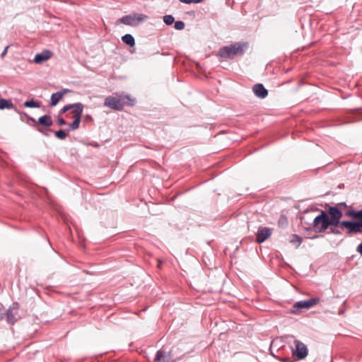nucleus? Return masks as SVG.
<instances>
[{
  "label": "nucleus",
  "instance_id": "obj_11",
  "mask_svg": "<svg viewBox=\"0 0 362 362\" xmlns=\"http://www.w3.org/2000/svg\"><path fill=\"white\" fill-rule=\"evenodd\" d=\"M272 235V230L267 227H259L257 232V242L262 243Z\"/></svg>",
  "mask_w": 362,
  "mask_h": 362
},
{
  "label": "nucleus",
  "instance_id": "obj_32",
  "mask_svg": "<svg viewBox=\"0 0 362 362\" xmlns=\"http://www.w3.org/2000/svg\"><path fill=\"white\" fill-rule=\"evenodd\" d=\"M288 361H289L288 358H287V359L283 358L282 359V361H284V362H288Z\"/></svg>",
  "mask_w": 362,
  "mask_h": 362
},
{
  "label": "nucleus",
  "instance_id": "obj_17",
  "mask_svg": "<svg viewBox=\"0 0 362 362\" xmlns=\"http://www.w3.org/2000/svg\"><path fill=\"white\" fill-rule=\"evenodd\" d=\"M13 108H14V105L11 101L4 98L0 99V110Z\"/></svg>",
  "mask_w": 362,
  "mask_h": 362
},
{
  "label": "nucleus",
  "instance_id": "obj_20",
  "mask_svg": "<svg viewBox=\"0 0 362 362\" xmlns=\"http://www.w3.org/2000/svg\"><path fill=\"white\" fill-rule=\"evenodd\" d=\"M74 117V122L69 124V128L71 130H76L78 129L80 122H81V117H78V115H77V117Z\"/></svg>",
  "mask_w": 362,
  "mask_h": 362
},
{
  "label": "nucleus",
  "instance_id": "obj_18",
  "mask_svg": "<svg viewBox=\"0 0 362 362\" xmlns=\"http://www.w3.org/2000/svg\"><path fill=\"white\" fill-rule=\"evenodd\" d=\"M122 40L124 43L130 47H133L135 45V40L134 37L130 34H126L122 37Z\"/></svg>",
  "mask_w": 362,
  "mask_h": 362
},
{
  "label": "nucleus",
  "instance_id": "obj_12",
  "mask_svg": "<svg viewBox=\"0 0 362 362\" xmlns=\"http://www.w3.org/2000/svg\"><path fill=\"white\" fill-rule=\"evenodd\" d=\"M52 57V52L49 50H44L40 53L37 54L35 56L34 62L36 64H42L49 59H50Z\"/></svg>",
  "mask_w": 362,
  "mask_h": 362
},
{
  "label": "nucleus",
  "instance_id": "obj_10",
  "mask_svg": "<svg viewBox=\"0 0 362 362\" xmlns=\"http://www.w3.org/2000/svg\"><path fill=\"white\" fill-rule=\"evenodd\" d=\"M69 110H71V112L74 114V117H77L78 115V117H81L83 105L81 103L66 105L61 110V112L64 113Z\"/></svg>",
  "mask_w": 362,
  "mask_h": 362
},
{
  "label": "nucleus",
  "instance_id": "obj_6",
  "mask_svg": "<svg viewBox=\"0 0 362 362\" xmlns=\"http://www.w3.org/2000/svg\"><path fill=\"white\" fill-rule=\"evenodd\" d=\"M340 228H346L349 234L358 233L361 232L362 221L354 222L349 221H342L341 222Z\"/></svg>",
  "mask_w": 362,
  "mask_h": 362
},
{
  "label": "nucleus",
  "instance_id": "obj_13",
  "mask_svg": "<svg viewBox=\"0 0 362 362\" xmlns=\"http://www.w3.org/2000/svg\"><path fill=\"white\" fill-rule=\"evenodd\" d=\"M252 90L255 95L259 98H265L268 95L267 90L261 83L255 84Z\"/></svg>",
  "mask_w": 362,
  "mask_h": 362
},
{
  "label": "nucleus",
  "instance_id": "obj_4",
  "mask_svg": "<svg viewBox=\"0 0 362 362\" xmlns=\"http://www.w3.org/2000/svg\"><path fill=\"white\" fill-rule=\"evenodd\" d=\"M243 52V48L239 44L226 46L219 49L218 55L223 59H231L239 53Z\"/></svg>",
  "mask_w": 362,
  "mask_h": 362
},
{
  "label": "nucleus",
  "instance_id": "obj_22",
  "mask_svg": "<svg viewBox=\"0 0 362 362\" xmlns=\"http://www.w3.org/2000/svg\"><path fill=\"white\" fill-rule=\"evenodd\" d=\"M303 241V239L299 235L294 234L292 235L291 242L293 244H296L297 246H299Z\"/></svg>",
  "mask_w": 362,
  "mask_h": 362
},
{
  "label": "nucleus",
  "instance_id": "obj_1",
  "mask_svg": "<svg viewBox=\"0 0 362 362\" xmlns=\"http://www.w3.org/2000/svg\"><path fill=\"white\" fill-rule=\"evenodd\" d=\"M135 99L124 93H114L105 98L104 105L115 110H122L124 105L133 106Z\"/></svg>",
  "mask_w": 362,
  "mask_h": 362
},
{
  "label": "nucleus",
  "instance_id": "obj_9",
  "mask_svg": "<svg viewBox=\"0 0 362 362\" xmlns=\"http://www.w3.org/2000/svg\"><path fill=\"white\" fill-rule=\"evenodd\" d=\"M18 309L19 304L18 303H14L7 310L6 320L9 324L13 325L20 318Z\"/></svg>",
  "mask_w": 362,
  "mask_h": 362
},
{
  "label": "nucleus",
  "instance_id": "obj_30",
  "mask_svg": "<svg viewBox=\"0 0 362 362\" xmlns=\"http://www.w3.org/2000/svg\"><path fill=\"white\" fill-rule=\"evenodd\" d=\"M330 232L334 234H341V232L337 229L331 228Z\"/></svg>",
  "mask_w": 362,
  "mask_h": 362
},
{
  "label": "nucleus",
  "instance_id": "obj_7",
  "mask_svg": "<svg viewBox=\"0 0 362 362\" xmlns=\"http://www.w3.org/2000/svg\"><path fill=\"white\" fill-rule=\"evenodd\" d=\"M328 214L330 216L329 222L331 226H340V219L342 217V212L337 206H330L328 209Z\"/></svg>",
  "mask_w": 362,
  "mask_h": 362
},
{
  "label": "nucleus",
  "instance_id": "obj_31",
  "mask_svg": "<svg viewBox=\"0 0 362 362\" xmlns=\"http://www.w3.org/2000/svg\"><path fill=\"white\" fill-rule=\"evenodd\" d=\"M8 47H9V46H7L4 49V50L2 52L1 54L2 57H4L6 54Z\"/></svg>",
  "mask_w": 362,
  "mask_h": 362
},
{
  "label": "nucleus",
  "instance_id": "obj_19",
  "mask_svg": "<svg viewBox=\"0 0 362 362\" xmlns=\"http://www.w3.org/2000/svg\"><path fill=\"white\" fill-rule=\"evenodd\" d=\"M346 216L353 217L354 218H358L362 221V209L358 211H348L346 212Z\"/></svg>",
  "mask_w": 362,
  "mask_h": 362
},
{
  "label": "nucleus",
  "instance_id": "obj_21",
  "mask_svg": "<svg viewBox=\"0 0 362 362\" xmlns=\"http://www.w3.org/2000/svg\"><path fill=\"white\" fill-rule=\"evenodd\" d=\"M23 105L26 107H40V103L38 101H35L33 99L25 102Z\"/></svg>",
  "mask_w": 362,
  "mask_h": 362
},
{
  "label": "nucleus",
  "instance_id": "obj_3",
  "mask_svg": "<svg viewBox=\"0 0 362 362\" xmlns=\"http://www.w3.org/2000/svg\"><path fill=\"white\" fill-rule=\"evenodd\" d=\"M329 226H331L329 215L324 211H322L320 214L314 218V230L317 233H322L327 230Z\"/></svg>",
  "mask_w": 362,
  "mask_h": 362
},
{
  "label": "nucleus",
  "instance_id": "obj_2",
  "mask_svg": "<svg viewBox=\"0 0 362 362\" xmlns=\"http://www.w3.org/2000/svg\"><path fill=\"white\" fill-rule=\"evenodd\" d=\"M148 19V16L143 13H132L124 16L117 21V24L122 23L130 26H136L141 22Z\"/></svg>",
  "mask_w": 362,
  "mask_h": 362
},
{
  "label": "nucleus",
  "instance_id": "obj_26",
  "mask_svg": "<svg viewBox=\"0 0 362 362\" xmlns=\"http://www.w3.org/2000/svg\"><path fill=\"white\" fill-rule=\"evenodd\" d=\"M179 1L182 3L189 4H192V3L198 4V3L202 2L203 0H179Z\"/></svg>",
  "mask_w": 362,
  "mask_h": 362
},
{
  "label": "nucleus",
  "instance_id": "obj_14",
  "mask_svg": "<svg viewBox=\"0 0 362 362\" xmlns=\"http://www.w3.org/2000/svg\"><path fill=\"white\" fill-rule=\"evenodd\" d=\"M69 92H70V90L64 89L62 90L53 93L51 95L50 105L55 106L59 103V101L63 98L64 94Z\"/></svg>",
  "mask_w": 362,
  "mask_h": 362
},
{
  "label": "nucleus",
  "instance_id": "obj_25",
  "mask_svg": "<svg viewBox=\"0 0 362 362\" xmlns=\"http://www.w3.org/2000/svg\"><path fill=\"white\" fill-rule=\"evenodd\" d=\"M174 27L176 30H181L184 29L185 23L181 21H178L175 23Z\"/></svg>",
  "mask_w": 362,
  "mask_h": 362
},
{
  "label": "nucleus",
  "instance_id": "obj_23",
  "mask_svg": "<svg viewBox=\"0 0 362 362\" xmlns=\"http://www.w3.org/2000/svg\"><path fill=\"white\" fill-rule=\"evenodd\" d=\"M175 19L171 15H166L163 17V21L166 25H171L173 23Z\"/></svg>",
  "mask_w": 362,
  "mask_h": 362
},
{
  "label": "nucleus",
  "instance_id": "obj_28",
  "mask_svg": "<svg viewBox=\"0 0 362 362\" xmlns=\"http://www.w3.org/2000/svg\"><path fill=\"white\" fill-rule=\"evenodd\" d=\"M336 206H337L341 210L342 208L346 207V204L345 202H341L337 204Z\"/></svg>",
  "mask_w": 362,
  "mask_h": 362
},
{
  "label": "nucleus",
  "instance_id": "obj_8",
  "mask_svg": "<svg viewBox=\"0 0 362 362\" xmlns=\"http://www.w3.org/2000/svg\"><path fill=\"white\" fill-rule=\"evenodd\" d=\"M295 349H293V354L298 359H303L308 356V349L305 344L299 340L295 339L294 341Z\"/></svg>",
  "mask_w": 362,
  "mask_h": 362
},
{
  "label": "nucleus",
  "instance_id": "obj_29",
  "mask_svg": "<svg viewBox=\"0 0 362 362\" xmlns=\"http://www.w3.org/2000/svg\"><path fill=\"white\" fill-rule=\"evenodd\" d=\"M356 251L362 255V243L358 245Z\"/></svg>",
  "mask_w": 362,
  "mask_h": 362
},
{
  "label": "nucleus",
  "instance_id": "obj_27",
  "mask_svg": "<svg viewBox=\"0 0 362 362\" xmlns=\"http://www.w3.org/2000/svg\"><path fill=\"white\" fill-rule=\"evenodd\" d=\"M57 122L58 124L61 126L66 124V121L63 118H58Z\"/></svg>",
  "mask_w": 362,
  "mask_h": 362
},
{
  "label": "nucleus",
  "instance_id": "obj_16",
  "mask_svg": "<svg viewBox=\"0 0 362 362\" xmlns=\"http://www.w3.org/2000/svg\"><path fill=\"white\" fill-rule=\"evenodd\" d=\"M38 122L45 127H50L52 125V120L48 115L40 117L38 119Z\"/></svg>",
  "mask_w": 362,
  "mask_h": 362
},
{
  "label": "nucleus",
  "instance_id": "obj_24",
  "mask_svg": "<svg viewBox=\"0 0 362 362\" xmlns=\"http://www.w3.org/2000/svg\"><path fill=\"white\" fill-rule=\"evenodd\" d=\"M55 136L59 139H64L66 137V134L63 130H59L55 132Z\"/></svg>",
  "mask_w": 362,
  "mask_h": 362
},
{
  "label": "nucleus",
  "instance_id": "obj_5",
  "mask_svg": "<svg viewBox=\"0 0 362 362\" xmlns=\"http://www.w3.org/2000/svg\"><path fill=\"white\" fill-rule=\"evenodd\" d=\"M320 299L317 298H312L310 299L298 301L293 305L292 313L295 314L301 313L304 310H308L317 305Z\"/></svg>",
  "mask_w": 362,
  "mask_h": 362
},
{
  "label": "nucleus",
  "instance_id": "obj_15",
  "mask_svg": "<svg viewBox=\"0 0 362 362\" xmlns=\"http://www.w3.org/2000/svg\"><path fill=\"white\" fill-rule=\"evenodd\" d=\"M169 354H165L161 350L158 351L155 356V361L169 362Z\"/></svg>",
  "mask_w": 362,
  "mask_h": 362
}]
</instances>
